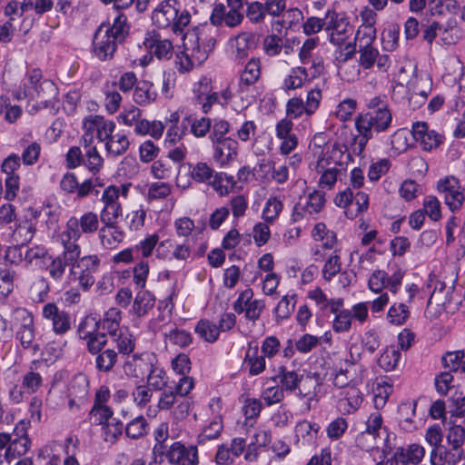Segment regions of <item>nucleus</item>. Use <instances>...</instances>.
I'll use <instances>...</instances> for the list:
<instances>
[{"label": "nucleus", "instance_id": "nucleus-1", "mask_svg": "<svg viewBox=\"0 0 465 465\" xmlns=\"http://www.w3.org/2000/svg\"><path fill=\"white\" fill-rule=\"evenodd\" d=\"M84 125L89 130H96L97 139L104 143L107 156L118 157L128 150L130 141L124 133L116 132V124L114 121L95 115L87 120Z\"/></svg>", "mask_w": 465, "mask_h": 465}, {"label": "nucleus", "instance_id": "nucleus-2", "mask_svg": "<svg viewBox=\"0 0 465 465\" xmlns=\"http://www.w3.org/2000/svg\"><path fill=\"white\" fill-rule=\"evenodd\" d=\"M152 20L159 28L171 26L173 33L181 34L190 24L191 15L186 10L180 12L176 0H166L153 11Z\"/></svg>", "mask_w": 465, "mask_h": 465}, {"label": "nucleus", "instance_id": "nucleus-3", "mask_svg": "<svg viewBox=\"0 0 465 465\" xmlns=\"http://www.w3.org/2000/svg\"><path fill=\"white\" fill-rule=\"evenodd\" d=\"M392 121L390 110L368 111L361 114L356 119V129L359 133H369L373 136V133L386 131Z\"/></svg>", "mask_w": 465, "mask_h": 465}, {"label": "nucleus", "instance_id": "nucleus-4", "mask_svg": "<svg viewBox=\"0 0 465 465\" xmlns=\"http://www.w3.org/2000/svg\"><path fill=\"white\" fill-rule=\"evenodd\" d=\"M183 39L189 47H193L194 51H199L198 58L200 57V60L207 59L216 43L215 38L211 34V29L207 27H196L189 30L184 34Z\"/></svg>", "mask_w": 465, "mask_h": 465}, {"label": "nucleus", "instance_id": "nucleus-5", "mask_svg": "<svg viewBox=\"0 0 465 465\" xmlns=\"http://www.w3.org/2000/svg\"><path fill=\"white\" fill-rule=\"evenodd\" d=\"M326 20H328L326 29H331V42L337 45H346L345 49L348 50L346 55H351L355 52V46L351 42L346 43V40L349 35H352V27L345 19H338V15L335 12L329 11L326 14Z\"/></svg>", "mask_w": 465, "mask_h": 465}, {"label": "nucleus", "instance_id": "nucleus-6", "mask_svg": "<svg viewBox=\"0 0 465 465\" xmlns=\"http://www.w3.org/2000/svg\"><path fill=\"white\" fill-rule=\"evenodd\" d=\"M454 285L447 284L444 282L436 280L434 282L433 291L428 301L426 313L430 318H436L444 309L446 305L452 300Z\"/></svg>", "mask_w": 465, "mask_h": 465}, {"label": "nucleus", "instance_id": "nucleus-7", "mask_svg": "<svg viewBox=\"0 0 465 465\" xmlns=\"http://www.w3.org/2000/svg\"><path fill=\"white\" fill-rule=\"evenodd\" d=\"M166 458L173 465H197L198 450L194 445L186 447L180 441L173 442L166 451Z\"/></svg>", "mask_w": 465, "mask_h": 465}, {"label": "nucleus", "instance_id": "nucleus-8", "mask_svg": "<svg viewBox=\"0 0 465 465\" xmlns=\"http://www.w3.org/2000/svg\"><path fill=\"white\" fill-rule=\"evenodd\" d=\"M403 275L404 273L398 270L391 277H388L384 271L377 270L370 276L369 289L375 293H379L384 288H388L391 292L395 294L401 285Z\"/></svg>", "mask_w": 465, "mask_h": 465}, {"label": "nucleus", "instance_id": "nucleus-9", "mask_svg": "<svg viewBox=\"0 0 465 465\" xmlns=\"http://www.w3.org/2000/svg\"><path fill=\"white\" fill-rule=\"evenodd\" d=\"M191 177L196 183H206L210 184L220 195L229 193L227 189H223L221 185L222 174L214 170L206 163L199 162L192 166L190 171Z\"/></svg>", "mask_w": 465, "mask_h": 465}, {"label": "nucleus", "instance_id": "nucleus-10", "mask_svg": "<svg viewBox=\"0 0 465 465\" xmlns=\"http://www.w3.org/2000/svg\"><path fill=\"white\" fill-rule=\"evenodd\" d=\"M438 190L444 193L445 203L451 211L458 210L463 201L464 194L460 191L459 181L455 177H446L438 182Z\"/></svg>", "mask_w": 465, "mask_h": 465}, {"label": "nucleus", "instance_id": "nucleus-11", "mask_svg": "<svg viewBox=\"0 0 465 465\" xmlns=\"http://www.w3.org/2000/svg\"><path fill=\"white\" fill-rule=\"evenodd\" d=\"M324 204V193L319 191H314L305 198L304 203L301 202L294 206L292 219L297 222L304 215L313 216L323 209Z\"/></svg>", "mask_w": 465, "mask_h": 465}, {"label": "nucleus", "instance_id": "nucleus-12", "mask_svg": "<svg viewBox=\"0 0 465 465\" xmlns=\"http://www.w3.org/2000/svg\"><path fill=\"white\" fill-rule=\"evenodd\" d=\"M117 43L109 35V29L100 26L94 37V53L102 61L111 59L116 50Z\"/></svg>", "mask_w": 465, "mask_h": 465}, {"label": "nucleus", "instance_id": "nucleus-13", "mask_svg": "<svg viewBox=\"0 0 465 465\" xmlns=\"http://www.w3.org/2000/svg\"><path fill=\"white\" fill-rule=\"evenodd\" d=\"M31 441L27 433L22 426H16L12 434L10 444L5 451L4 458L11 462L13 460L24 456L29 450Z\"/></svg>", "mask_w": 465, "mask_h": 465}, {"label": "nucleus", "instance_id": "nucleus-14", "mask_svg": "<svg viewBox=\"0 0 465 465\" xmlns=\"http://www.w3.org/2000/svg\"><path fill=\"white\" fill-rule=\"evenodd\" d=\"M412 135L425 151L437 148L443 141V136L434 130H429L425 122H417L412 125Z\"/></svg>", "mask_w": 465, "mask_h": 465}, {"label": "nucleus", "instance_id": "nucleus-15", "mask_svg": "<svg viewBox=\"0 0 465 465\" xmlns=\"http://www.w3.org/2000/svg\"><path fill=\"white\" fill-rule=\"evenodd\" d=\"M43 317L52 322L53 331L56 334H64L71 329L69 314L60 310L54 302L44 306Z\"/></svg>", "mask_w": 465, "mask_h": 465}, {"label": "nucleus", "instance_id": "nucleus-16", "mask_svg": "<svg viewBox=\"0 0 465 465\" xmlns=\"http://www.w3.org/2000/svg\"><path fill=\"white\" fill-rule=\"evenodd\" d=\"M364 369L361 365H357L351 361H346L345 366L341 367L333 377V384L338 388H348L349 386L357 385L362 380Z\"/></svg>", "mask_w": 465, "mask_h": 465}, {"label": "nucleus", "instance_id": "nucleus-17", "mask_svg": "<svg viewBox=\"0 0 465 465\" xmlns=\"http://www.w3.org/2000/svg\"><path fill=\"white\" fill-rule=\"evenodd\" d=\"M143 45L159 60H169L173 53L172 42L168 39H161L154 31L147 34Z\"/></svg>", "mask_w": 465, "mask_h": 465}, {"label": "nucleus", "instance_id": "nucleus-18", "mask_svg": "<svg viewBox=\"0 0 465 465\" xmlns=\"http://www.w3.org/2000/svg\"><path fill=\"white\" fill-rule=\"evenodd\" d=\"M81 235L66 223L65 230L59 234V241L64 247L61 254L65 260L76 262L80 255V246L76 243Z\"/></svg>", "mask_w": 465, "mask_h": 465}, {"label": "nucleus", "instance_id": "nucleus-19", "mask_svg": "<svg viewBox=\"0 0 465 465\" xmlns=\"http://www.w3.org/2000/svg\"><path fill=\"white\" fill-rule=\"evenodd\" d=\"M213 159L222 165L229 163L237 155L238 143L236 140L227 137L213 141Z\"/></svg>", "mask_w": 465, "mask_h": 465}, {"label": "nucleus", "instance_id": "nucleus-20", "mask_svg": "<svg viewBox=\"0 0 465 465\" xmlns=\"http://www.w3.org/2000/svg\"><path fill=\"white\" fill-rule=\"evenodd\" d=\"M243 15L240 9L230 8L226 12V8L223 4L217 5L213 9L210 20L213 25H221L224 23L229 27H235L242 23Z\"/></svg>", "mask_w": 465, "mask_h": 465}, {"label": "nucleus", "instance_id": "nucleus-21", "mask_svg": "<svg viewBox=\"0 0 465 465\" xmlns=\"http://www.w3.org/2000/svg\"><path fill=\"white\" fill-rule=\"evenodd\" d=\"M66 223L80 235L94 233L99 228L98 215L93 212H86L80 218L71 217Z\"/></svg>", "mask_w": 465, "mask_h": 465}, {"label": "nucleus", "instance_id": "nucleus-22", "mask_svg": "<svg viewBox=\"0 0 465 465\" xmlns=\"http://www.w3.org/2000/svg\"><path fill=\"white\" fill-rule=\"evenodd\" d=\"M425 455V449L419 444H411L407 448H399L394 458L396 463L407 465L409 463L417 465L419 464Z\"/></svg>", "mask_w": 465, "mask_h": 465}, {"label": "nucleus", "instance_id": "nucleus-23", "mask_svg": "<svg viewBox=\"0 0 465 465\" xmlns=\"http://www.w3.org/2000/svg\"><path fill=\"white\" fill-rule=\"evenodd\" d=\"M199 51H194L193 47H189L183 42V50L176 54L175 64L181 73L191 71L195 65L202 64L205 60H200Z\"/></svg>", "mask_w": 465, "mask_h": 465}, {"label": "nucleus", "instance_id": "nucleus-24", "mask_svg": "<svg viewBox=\"0 0 465 465\" xmlns=\"http://www.w3.org/2000/svg\"><path fill=\"white\" fill-rule=\"evenodd\" d=\"M232 46L235 59L242 61L255 47V35L247 32L241 33L232 40Z\"/></svg>", "mask_w": 465, "mask_h": 465}, {"label": "nucleus", "instance_id": "nucleus-25", "mask_svg": "<svg viewBox=\"0 0 465 465\" xmlns=\"http://www.w3.org/2000/svg\"><path fill=\"white\" fill-rule=\"evenodd\" d=\"M363 401V395L356 385H351L347 388L344 392V397L339 401L341 410L347 413H351L357 411Z\"/></svg>", "mask_w": 465, "mask_h": 465}, {"label": "nucleus", "instance_id": "nucleus-26", "mask_svg": "<svg viewBox=\"0 0 465 465\" xmlns=\"http://www.w3.org/2000/svg\"><path fill=\"white\" fill-rule=\"evenodd\" d=\"M133 97L138 105L148 106L156 101L157 92L152 83L143 81L135 86Z\"/></svg>", "mask_w": 465, "mask_h": 465}, {"label": "nucleus", "instance_id": "nucleus-27", "mask_svg": "<svg viewBox=\"0 0 465 465\" xmlns=\"http://www.w3.org/2000/svg\"><path fill=\"white\" fill-rule=\"evenodd\" d=\"M85 323H81L78 328L80 339L86 341V346L89 352H97L101 348L107 344V339L104 333L97 331H86Z\"/></svg>", "mask_w": 465, "mask_h": 465}, {"label": "nucleus", "instance_id": "nucleus-28", "mask_svg": "<svg viewBox=\"0 0 465 465\" xmlns=\"http://www.w3.org/2000/svg\"><path fill=\"white\" fill-rule=\"evenodd\" d=\"M96 355L95 367L99 371H111L118 361V353L112 348H101L97 352H90Z\"/></svg>", "mask_w": 465, "mask_h": 465}, {"label": "nucleus", "instance_id": "nucleus-29", "mask_svg": "<svg viewBox=\"0 0 465 465\" xmlns=\"http://www.w3.org/2000/svg\"><path fill=\"white\" fill-rule=\"evenodd\" d=\"M271 442V433L265 430H258L252 436V441L247 446V451L244 459L247 461L253 462L257 460V449L265 447Z\"/></svg>", "mask_w": 465, "mask_h": 465}, {"label": "nucleus", "instance_id": "nucleus-30", "mask_svg": "<svg viewBox=\"0 0 465 465\" xmlns=\"http://www.w3.org/2000/svg\"><path fill=\"white\" fill-rule=\"evenodd\" d=\"M155 299L148 291H140L136 293L132 311L137 317H143L154 307Z\"/></svg>", "mask_w": 465, "mask_h": 465}, {"label": "nucleus", "instance_id": "nucleus-31", "mask_svg": "<svg viewBox=\"0 0 465 465\" xmlns=\"http://www.w3.org/2000/svg\"><path fill=\"white\" fill-rule=\"evenodd\" d=\"M89 394V381L82 373L75 375L68 387V396L76 397L80 401H86Z\"/></svg>", "mask_w": 465, "mask_h": 465}, {"label": "nucleus", "instance_id": "nucleus-32", "mask_svg": "<svg viewBox=\"0 0 465 465\" xmlns=\"http://www.w3.org/2000/svg\"><path fill=\"white\" fill-rule=\"evenodd\" d=\"M58 94L57 87L54 82L44 80L36 88V98L45 107L54 104Z\"/></svg>", "mask_w": 465, "mask_h": 465}, {"label": "nucleus", "instance_id": "nucleus-33", "mask_svg": "<svg viewBox=\"0 0 465 465\" xmlns=\"http://www.w3.org/2000/svg\"><path fill=\"white\" fill-rule=\"evenodd\" d=\"M152 364L146 360L134 356L126 361L124 365V371L127 376L134 378H143L149 371Z\"/></svg>", "mask_w": 465, "mask_h": 465}, {"label": "nucleus", "instance_id": "nucleus-34", "mask_svg": "<svg viewBox=\"0 0 465 465\" xmlns=\"http://www.w3.org/2000/svg\"><path fill=\"white\" fill-rule=\"evenodd\" d=\"M121 319V312L116 308H111L105 312L102 322V328L111 338L124 331V329L120 328Z\"/></svg>", "mask_w": 465, "mask_h": 465}, {"label": "nucleus", "instance_id": "nucleus-35", "mask_svg": "<svg viewBox=\"0 0 465 465\" xmlns=\"http://www.w3.org/2000/svg\"><path fill=\"white\" fill-rule=\"evenodd\" d=\"M244 362L249 366L251 375H258L264 371L265 357L258 354V345L249 347Z\"/></svg>", "mask_w": 465, "mask_h": 465}, {"label": "nucleus", "instance_id": "nucleus-36", "mask_svg": "<svg viewBox=\"0 0 465 465\" xmlns=\"http://www.w3.org/2000/svg\"><path fill=\"white\" fill-rule=\"evenodd\" d=\"M223 420L221 416H216L214 419L205 426L197 437L199 444H205L209 440H213L219 438L223 431Z\"/></svg>", "mask_w": 465, "mask_h": 465}, {"label": "nucleus", "instance_id": "nucleus-37", "mask_svg": "<svg viewBox=\"0 0 465 465\" xmlns=\"http://www.w3.org/2000/svg\"><path fill=\"white\" fill-rule=\"evenodd\" d=\"M99 237L102 244L105 248L111 249L122 242L124 234L115 227V224H104L100 229Z\"/></svg>", "mask_w": 465, "mask_h": 465}, {"label": "nucleus", "instance_id": "nucleus-38", "mask_svg": "<svg viewBox=\"0 0 465 465\" xmlns=\"http://www.w3.org/2000/svg\"><path fill=\"white\" fill-rule=\"evenodd\" d=\"M261 76V61L259 58H252L245 64L241 74L240 81L249 86L255 84Z\"/></svg>", "mask_w": 465, "mask_h": 465}, {"label": "nucleus", "instance_id": "nucleus-39", "mask_svg": "<svg viewBox=\"0 0 465 465\" xmlns=\"http://www.w3.org/2000/svg\"><path fill=\"white\" fill-rule=\"evenodd\" d=\"M320 384L321 381L318 376H302L297 387L300 396L307 398L309 401L313 400L316 395V389Z\"/></svg>", "mask_w": 465, "mask_h": 465}, {"label": "nucleus", "instance_id": "nucleus-40", "mask_svg": "<svg viewBox=\"0 0 465 465\" xmlns=\"http://www.w3.org/2000/svg\"><path fill=\"white\" fill-rule=\"evenodd\" d=\"M308 73L305 67L298 66L291 70V73L284 79L282 89L285 91L295 90L303 85L304 81L308 78Z\"/></svg>", "mask_w": 465, "mask_h": 465}, {"label": "nucleus", "instance_id": "nucleus-41", "mask_svg": "<svg viewBox=\"0 0 465 465\" xmlns=\"http://www.w3.org/2000/svg\"><path fill=\"white\" fill-rule=\"evenodd\" d=\"M111 339L118 349L119 353L123 355H129L134 351L135 340L128 329H124L123 331Z\"/></svg>", "mask_w": 465, "mask_h": 465}, {"label": "nucleus", "instance_id": "nucleus-42", "mask_svg": "<svg viewBox=\"0 0 465 465\" xmlns=\"http://www.w3.org/2000/svg\"><path fill=\"white\" fill-rule=\"evenodd\" d=\"M101 26L109 29V35L118 43H122L129 32L127 18L123 14L115 17L112 26L109 25H102Z\"/></svg>", "mask_w": 465, "mask_h": 465}, {"label": "nucleus", "instance_id": "nucleus-43", "mask_svg": "<svg viewBox=\"0 0 465 465\" xmlns=\"http://www.w3.org/2000/svg\"><path fill=\"white\" fill-rule=\"evenodd\" d=\"M356 440L361 449L369 451L374 449L378 450L382 446H385L387 439L384 437L375 436L374 434H371L367 431H361L358 435Z\"/></svg>", "mask_w": 465, "mask_h": 465}, {"label": "nucleus", "instance_id": "nucleus-44", "mask_svg": "<svg viewBox=\"0 0 465 465\" xmlns=\"http://www.w3.org/2000/svg\"><path fill=\"white\" fill-rule=\"evenodd\" d=\"M16 337L24 348L33 346V341L35 340V329L33 318L29 314L24 318V322L17 331Z\"/></svg>", "mask_w": 465, "mask_h": 465}, {"label": "nucleus", "instance_id": "nucleus-45", "mask_svg": "<svg viewBox=\"0 0 465 465\" xmlns=\"http://www.w3.org/2000/svg\"><path fill=\"white\" fill-rule=\"evenodd\" d=\"M445 438L450 447L463 449L465 444V428L458 424H450Z\"/></svg>", "mask_w": 465, "mask_h": 465}, {"label": "nucleus", "instance_id": "nucleus-46", "mask_svg": "<svg viewBox=\"0 0 465 465\" xmlns=\"http://www.w3.org/2000/svg\"><path fill=\"white\" fill-rule=\"evenodd\" d=\"M194 331L201 338L208 342H214L220 333L218 327L208 320L199 321Z\"/></svg>", "mask_w": 465, "mask_h": 465}, {"label": "nucleus", "instance_id": "nucleus-47", "mask_svg": "<svg viewBox=\"0 0 465 465\" xmlns=\"http://www.w3.org/2000/svg\"><path fill=\"white\" fill-rule=\"evenodd\" d=\"M401 359V352L394 347L387 348L380 356L378 362L386 371H393Z\"/></svg>", "mask_w": 465, "mask_h": 465}, {"label": "nucleus", "instance_id": "nucleus-48", "mask_svg": "<svg viewBox=\"0 0 465 465\" xmlns=\"http://www.w3.org/2000/svg\"><path fill=\"white\" fill-rule=\"evenodd\" d=\"M71 262V261L65 260V257L62 255L54 258L46 268L52 280L54 282L61 281L64 275L66 267Z\"/></svg>", "mask_w": 465, "mask_h": 465}, {"label": "nucleus", "instance_id": "nucleus-49", "mask_svg": "<svg viewBox=\"0 0 465 465\" xmlns=\"http://www.w3.org/2000/svg\"><path fill=\"white\" fill-rule=\"evenodd\" d=\"M282 203L277 197H271L262 210V218L266 223L275 221L282 211Z\"/></svg>", "mask_w": 465, "mask_h": 465}, {"label": "nucleus", "instance_id": "nucleus-50", "mask_svg": "<svg viewBox=\"0 0 465 465\" xmlns=\"http://www.w3.org/2000/svg\"><path fill=\"white\" fill-rule=\"evenodd\" d=\"M410 312L404 303L393 304L387 314V318L391 324L401 325L409 318Z\"/></svg>", "mask_w": 465, "mask_h": 465}, {"label": "nucleus", "instance_id": "nucleus-51", "mask_svg": "<svg viewBox=\"0 0 465 465\" xmlns=\"http://www.w3.org/2000/svg\"><path fill=\"white\" fill-rule=\"evenodd\" d=\"M121 203L104 204L100 213V219L104 224H115L116 220L122 215Z\"/></svg>", "mask_w": 465, "mask_h": 465}, {"label": "nucleus", "instance_id": "nucleus-52", "mask_svg": "<svg viewBox=\"0 0 465 465\" xmlns=\"http://www.w3.org/2000/svg\"><path fill=\"white\" fill-rule=\"evenodd\" d=\"M15 271L5 266H0V299L6 297L14 287Z\"/></svg>", "mask_w": 465, "mask_h": 465}, {"label": "nucleus", "instance_id": "nucleus-53", "mask_svg": "<svg viewBox=\"0 0 465 465\" xmlns=\"http://www.w3.org/2000/svg\"><path fill=\"white\" fill-rule=\"evenodd\" d=\"M382 417L379 412L371 413L366 421V429L363 431L387 439L388 434L385 428L382 427Z\"/></svg>", "mask_w": 465, "mask_h": 465}, {"label": "nucleus", "instance_id": "nucleus-54", "mask_svg": "<svg viewBox=\"0 0 465 465\" xmlns=\"http://www.w3.org/2000/svg\"><path fill=\"white\" fill-rule=\"evenodd\" d=\"M104 159L98 153L95 146H90L84 153V164L94 173L99 172L103 166Z\"/></svg>", "mask_w": 465, "mask_h": 465}, {"label": "nucleus", "instance_id": "nucleus-55", "mask_svg": "<svg viewBox=\"0 0 465 465\" xmlns=\"http://www.w3.org/2000/svg\"><path fill=\"white\" fill-rule=\"evenodd\" d=\"M147 382L156 391L163 390L167 384L165 371L159 367H153L152 365L147 376Z\"/></svg>", "mask_w": 465, "mask_h": 465}, {"label": "nucleus", "instance_id": "nucleus-56", "mask_svg": "<svg viewBox=\"0 0 465 465\" xmlns=\"http://www.w3.org/2000/svg\"><path fill=\"white\" fill-rule=\"evenodd\" d=\"M172 193V186L163 182L153 183L147 193V199L149 201L165 199Z\"/></svg>", "mask_w": 465, "mask_h": 465}, {"label": "nucleus", "instance_id": "nucleus-57", "mask_svg": "<svg viewBox=\"0 0 465 465\" xmlns=\"http://www.w3.org/2000/svg\"><path fill=\"white\" fill-rule=\"evenodd\" d=\"M29 292L35 302H42L49 292V284L44 277H37L30 286Z\"/></svg>", "mask_w": 465, "mask_h": 465}, {"label": "nucleus", "instance_id": "nucleus-58", "mask_svg": "<svg viewBox=\"0 0 465 465\" xmlns=\"http://www.w3.org/2000/svg\"><path fill=\"white\" fill-rule=\"evenodd\" d=\"M376 37V29L371 25H361L356 33L355 41L360 48L371 45Z\"/></svg>", "mask_w": 465, "mask_h": 465}, {"label": "nucleus", "instance_id": "nucleus-59", "mask_svg": "<svg viewBox=\"0 0 465 465\" xmlns=\"http://www.w3.org/2000/svg\"><path fill=\"white\" fill-rule=\"evenodd\" d=\"M91 419L98 424H104L113 417V411L102 402H95L90 411Z\"/></svg>", "mask_w": 465, "mask_h": 465}, {"label": "nucleus", "instance_id": "nucleus-60", "mask_svg": "<svg viewBox=\"0 0 465 465\" xmlns=\"http://www.w3.org/2000/svg\"><path fill=\"white\" fill-rule=\"evenodd\" d=\"M146 420L143 416H140L126 425L125 433L132 439H137L146 433Z\"/></svg>", "mask_w": 465, "mask_h": 465}, {"label": "nucleus", "instance_id": "nucleus-61", "mask_svg": "<svg viewBox=\"0 0 465 465\" xmlns=\"http://www.w3.org/2000/svg\"><path fill=\"white\" fill-rule=\"evenodd\" d=\"M421 210L432 221L437 222L441 217L440 203L439 200L433 195H429L424 199L423 208Z\"/></svg>", "mask_w": 465, "mask_h": 465}, {"label": "nucleus", "instance_id": "nucleus-62", "mask_svg": "<svg viewBox=\"0 0 465 465\" xmlns=\"http://www.w3.org/2000/svg\"><path fill=\"white\" fill-rule=\"evenodd\" d=\"M369 206V196L363 192H357L353 195V208L350 209L349 212H345L349 218H353L358 213H362L368 209Z\"/></svg>", "mask_w": 465, "mask_h": 465}, {"label": "nucleus", "instance_id": "nucleus-63", "mask_svg": "<svg viewBox=\"0 0 465 465\" xmlns=\"http://www.w3.org/2000/svg\"><path fill=\"white\" fill-rule=\"evenodd\" d=\"M35 232V223L32 222H26L25 224H19L16 230L15 231L14 236L17 242H20L24 245L26 242H29L34 234Z\"/></svg>", "mask_w": 465, "mask_h": 465}, {"label": "nucleus", "instance_id": "nucleus-64", "mask_svg": "<svg viewBox=\"0 0 465 465\" xmlns=\"http://www.w3.org/2000/svg\"><path fill=\"white\" fill-rule=\"evenodd\" d=\"M341 270V262L340 256L336 253L331 255L326 261L323 269L322 274L323 278L326 281H331L336 274H338Z\"/></svg>", "mask_w": 465, "mask_h": 465}]
</instances>
